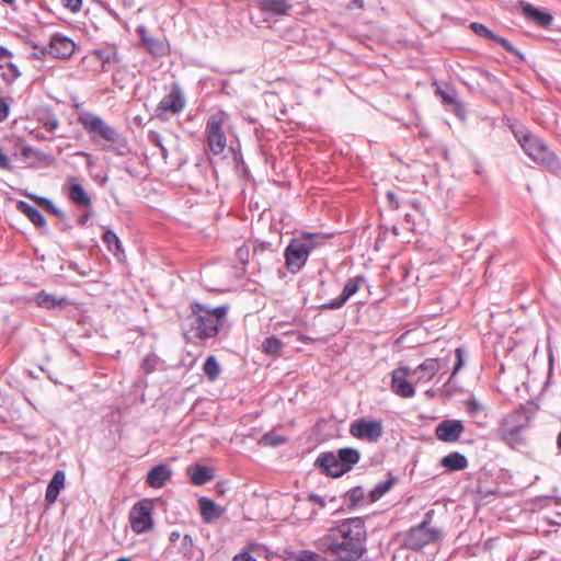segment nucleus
Segmentation results:
<instances>
[{"label":"nucleus","mask_w":561,"mask_h":561,"mask_svg":"<svg viewBox=\"0 0 561 561\" xmlns=\"http://www.w3.org/2000/svg\"><path fill=\"white\" fill-rule=\"evenodd\" d=\"M78 122L94 142L99 144L103 140L117 145L118 147H126L127 145L126 138L123 137L116 128L107 125L102 117L93 113H81L78 117Z\"/></svg>","instance_id":"5"},{"label":"nucleus","mask_w":561,"mask_h":561,"mask_svg":"<svg viewBox=\"0 0 561 561\" xmlns=\"http://www.w3.org/2000/svg\"><path fill=\"white\" fill-rule=\"evenodd\" d=\"M39 199V206L44 208L46 211L55 215L60 220H64L66 218V214L64 210H61L59 207H57L51 199L49 198H38Z\"/></svg>","instance_id":"41"},{"label":"nucleus","mask_w":561,"mask_h":561,"mask_svg":"<svg viewBox=\"0 0 561 561\" xmlns=\"http://www.w3.org/2000/svg\"><path fill=\"white\" fill-rule=\"evenodd\" d=\"M224 113L214 114L207 122L206 133L209 149L214 154H220L226 147V135L222 130Z\"/></svg>","instance_id":"9"},{"label":"nucleus","mask_w":561,"mask_h":561,"mask_svg":"<svg viewBox=\"0 0 561 561\" xmlns=\"http://www.w3.org/2000/svg\"><path fill=\"white\" fill-rule=\"evenodd\" d=\"M34 301L37 307L46 310H55L57 308L64 309L70 305L67 297H57L53 294H48L45 290H41L34 296Z\"/></svg>","instance_id":"21"},{"label":"nucleus","mask_w":561,"mask_h":561,"mask_svg":"<svg viewBox=\"0 0 561 561\" xmlns=\"http://www.w3.org/2000/svg\"><path fill=\"white\" fill-rule=\"evenodd\" d=\"M296 560L297 561H323L324 558L317 552L309 551V550H302V551H299Z\"/></svg>","instance_id":"45"},{"label":"nucleus","mask_w":561,"mask_h":561,"mask_svg":"<svg viewBox=\"0 0 561 561\" xmlns=\"http://www.w3.org/2000/svg\"><path fill=\"white\" fill-rule=\"evenodd\" d=\"M198 504L203 519L206 523H211L224 514V508L207 496H201Z\"/></svg>","instance_id":"24"},{"label":"nucleus","mask_w":561,"mask_h":561,"mask_svg":"<svg viewBox=\"0 0 561 561\" xmlns=\"http://www.w3.org/2000/svg\"><path fill=\"white\" fill-rule=\"evenodd\" d=\"M477 71L480 76L484 77L489 82H493L496 80V77L486 69L477 68Z\"/></svg>","instance_id":"58"},{"label":"nucleus","mask_w":561,"mask_h":561,"mask_svg":"<svg viewBox=\"0 0 561 561\" xmlns=\"http://www.w3.org/2000/svg\"><path fill=\"white\" fill-rule=\"evenodd\" d=\"M263 13L277 18L287 14L293 8L290 0H255Z\"/></svg>","instance_id":"22"},{"label":"nucleus","mask_w":561,"mask_h":561,"mask_svg":"<svg viewBox=\"0 0 561 561\" xmlns=\"http://www.w3.org/2000/svg\"><path fill=\"white\" fill-rule=\"evenodd\" d=\"M469 27L476 35L501 45L506 51H508L512 55H514L515 57H517L519 61H522V62L526 61V56L524 53H522L517 47H515L506 38L495 34L486 25L479 23V22H472V23H470Z\"/></svg>","instance_id":"10"},{"label":"nucleus","mask_w":561,"mask_h":561,"mask_svg":"<svg viewBox=\"0 0 561 561\" xmlns=\"http://www.w3.org/2000/svg\"><path fill=\"white\" fill-rule=\"evenodd\" d=\"M398 481V478L391 472H388V479L378 482L368 493L367 503L371 504L379 501L386 493H388L393 484Z\"/></svg>","instance_id":"29"},{"label":"nucleus","mask_w":561,"mask_h":561,"mask_svg":"<svg viewBox=\"0 0 561 561\" xmlns=\"http://www.w3.org/2000/svg\"><path fill=\"white\" fill-rule=\"evenodd\" d=\"M440 466L447 472H456L468 467V459L459 451H451L440 459Z\"/></svg>","instance_id":"27"},{"label":"nucleus","mask_w":561,"mask_h":561,"mask_svg":"<svg viewBox=\"0 0 561 561\" xmlns=\"http://www.w3.org/2000/svg\"><path fill=\"white\" fill-rule=\"evenodd\" d=\"M21 156L25 160H28L31 158H36L39 161H51L53 160V157L50 154H47V153L43 152L42 150L36 149L30 145H24L21 148Z\"/></svg>","instance_id":"38"},{"label":"nucleus","mask_w":561,"mask_h":561,"mask_svg":"<svg viewBox=\"0 0 561 561\" xmlns=\"http://www.w3.org/2000/svg\"><path fill=\"white\" fill-rule=\"evenodd\" d=\"M102 239L106 244L108 251L112 252L114 256H116L118 260H121V256H124L125 252L121 239L112 229L105 230Z\"/></svg>","instance_id":"32"},{"label":"nucleus","mask_w":561,"mask_h":561,"mask_svg":"<svg viewBox=\"0 0 561 561\" xmlns=\"http://www.w3.org/2000/svg\"><path fill=\"white\" fill-rule=\"evenodd\" d=\"M10 167H11V164H10V161H9L8 157L5 156V153L0 148V168L9 170Z\"/></svg>","instance_id":"61"},{"label":"nucleus","mask_w":561,"mask_h":561,"mask_svg":"<svg viewBox=\"0 0 561 561\" xmlns=\"http://www.w3.org/2000/svg\"><path fill=\"white\" fill-rule=\"evenodd\" d=\"M66 474L62 470H56L48 482L45 492V500L48 503L57 501L60 491L65 488Z\"/></svg>","instance_id":"26"},{"label":"nucleus","mask_w":561,"mask_h":561,"mask_svg":"<svg viewBox=\"0 0 561 561\" xmlns=\"http://www.w3.org/2000/svg\"><path fill=\"white\" fill-rule=\"evenodd\" d=\"M229 307H211L207 304H191L192 313L183 321L182 329L187 341L206 343L216 337L227 321Z\"/></svg>","instance_id":"2"},{"label":"nucleus","mask_w":561,"mask_h":561,"mask_svg":"<svg viewBox=\"0 0 561 561\" xmlns=\"http://www.w3.org/2000/svg\"><path fill=\"white\" fill-rule=\"evenodd\" d=\"M236 256L241 264H248L250 260V249L247 245L239 247L236 251Z\"/></svg>","instance_id":"48"},{"label":"nucleus","mask_w":561,"mask_h":561,"mask_svg":"<svg viewBox=\"0 0 561 561\" xmlns=\"http://www.w3.org/2000/svg\"><path fill=\"white\" fill-rule=\"evenodd\" d=\"M68 197L70 201L79 207H90L92 204L90 195L87 193L84 187L76 182L68 187Z\"/></svg>","instance_id":"30"},{"label":"nucleus","mask_w":561,"mask_h":561,"mask_svg":"<svg viewBox=\"0 0 561 561\" xmlns=\"http://www.w3.org/2000/svg\"><path fill=\"white\" fill-rule=\"evenodd\" d=\"M432 512H427L422 523L410 528L404 537V546L411 550L420 551L425 546L442 539L443 534L438 528L430 527Z\"/></svg>","instance_id":"6"},{"label":"nucleus","mask_w":561,"mask_h":561,"mask_svg":"<svg viewBox=\"0 0 561 561\" xmlns=\"http://www.w3.org/2000/svg\"><path fill=\"white\" fill-rule=\"evenodd\" d=\"M365 499V492L360 485H356L344 493V503L350 511L359 507Z\"/></svg>","instance_id":"31"},{"label":"nucleus","mask_w":561,"mask_h":561,"mask_svg":"<svg viewBox=\"0 0 561 561\" xmlns=\"http://www.w3.org/2000/svg\"><path fill=\"white\" fill-rule=\"evenodd\" d=\"M5 67L10 71V73H2V78L7 82H13L21 76V71L19 67L14 62H7Z\"/></svg>","instance_id":"44"},{"label":"nucleus","mask_w":561,"mask_h":561,"mask_svg":"<svg viewBox=\"0 0 561 561\" xmlns=\"http://www.w3.org/2000/svg\"><path fill=\"white\" fill-rule=\"evenodd\" d=\"M455 353H456V362L454 364L451 376L457 375V373L465 365V352H463V350L461 347H457Z\"/></svg>","instance_id":"47"},{"label":"nucleus","mask_w":561,"mask_h":561,"mask_svg":"<svg viewBox=\"0 0 561 561\" xmlns=\"http://www.w3.org/2000/svg\"><path fill=\"white\" fill-rule=\"evenodd\" d=\"M193 547V538L190 535H184L181 541V551L186 556L188 550Z\"/></svg>","instance_id":"53"},{"label":"nucleus","mask_w":561,"mask_h":561,"mask_svg":"<svg viewBox=\"0 0 561 561\" xmlns=\"http://www.w3.org/2000/svg\"><path fill=\"white\" fill-rule=\"evenodd\" d=\"M513 134L523 148L524 152L530 159L536 162H540L550 169L560 168V161L558 157L540 137L536 136L524 126L514 128Z\"/></svg>","instance_id":"3"},{"label":"nucleus","mask_w":561,"mask_h":561,"mask_svg":"<svg viewBox=\"0 0 561 561\" xmlns=\"http://www.w3.org/2000/svg\"><path fill=\"white\" fill-rule=\"evenodd\" d=\"M411 369L409 367H399L391 374V390L401 398H412L415 394V388L408 380Z\"/></svg>","instance_id":"12"},{"label":"nucleus","mask_w":561,"mask_h":561,"mask_svg":"<svg viewBox=\"0 0 561 561\" xmlns=\"http://www.w3.org/2000/svg\"><path fill=\"white\" fill-rule=\"evenodd\" d=\"M271 247L272 244L270 242H260L255 244L253 248V256H261L265 251L271 250Z\"/></svg>","instance_id":"51"},{"label":"nucleus","mask_w":561,"mask_h":561,"mask_svg":"<svg viewBox=\"0 0 561 561\" xmlns=\"http://www.w3.org/2000/svg\"><path fill=\"white\" fill-rule=\"evenodd\" d=\"M383 427L380 420L356 419L350 425V434L360 440L376 443L382 436Z\"/></svg>","instance_id":"8"},{"label":"nucleus","mask_w":561,"mask_h":561,"mask_svg":"<svg viewBox=\"0 0 561 561\" xmlns=\"http://www.w3.org/2000/svg\"><path fill=\"white\" fill-rule=\"evenodd\" d=\"M93 55L102 61L103 71H107L106 65L116 64L119 61L118 53L114 46L96 48L93 50Z\"/></svg>","instance_id":"34"},{"label":"nucleus","mask_w":561,"mask_h":561,"mask_svg":"<svg viewBox=\"0 0 561 561\" xmlns=\"http://www.w3.org/2000/svg\"><path fill=\"white\" fill-rule=\"evenodd\" d=\"M10 113V106L8 102L2 98L0 99V122H3Z\"/></svg>","instance_id":"54"},{"label":"nucleus","mask_w":561,"mask_h":561,"mask_svg":"<svg viewBox=\"0 0 561 561\" xmlns=\"http://www.w3.org/2000/svg\"><path fill=\"white\" fill-rule=\"evenodd\" d=\"M466 405L471 414H477L483 410V405L473 397L467 400Z\"/></svg>","instance_id":"50"},{"label":"nucleus","mask_w":561,"mask_h":561,"mask_svg":"<svg viewBox=\"0 0 561 561\" xmlns=\"http://www.w3.org/2000/svg\"><path fill=\"white\" fill-rule=\"evenodd\" d=\"M450 111L461 121H463L467 116V111L462 102L459 100L450 106Z\"/></svg>","instance_id":"49"},{"label":"nucleus","mask_w":561,"mask_h":561,"mask_svg":"<svg viewBox=\"0 0 561 561\" xmlns=\"http://www.w3.org/2000/svg\"><path fill=\"white\" fill-rule=\"evenodd\" d=\"M186 471L192 484L198 486L205 485L215 477L214 470L202 463H195L193 466H190Z\"/></svg>","instance_id":"23"},{"label":"nucleus","mask_w":561,"mask_h":561,"mask_svg":"<svg viewBox=\"0 0 561 561\" xmlns=\"http://www.w3.org/2000/svg\"><path fill=\"white\" fill-rule=\"evenodd\" d=\"M334 451H323L316 458L313 466L327 477L341 478L346 472H339L343 469Z\"/></svg>","instance_id":"16"},{"label":"nucleus","mask_w":561,"mask_h":561,"mask_svg":"<svg viewBox=\"0 0 561 561\" xmlns=\"http://www.w3.org/2000/svg\"><path fill=\"white\" fill-rule=\"evenodd\" d=\"M141 368L145 373L150 374L154 370V363L150 357H145L141 363Z\"/></svg>","instance_id":"57"},{"label":"nucleus","mask_w":561,"mask_h":561,"mask_svg":"<svg viewBox=\"0 0 561 561\" xmlns=\"http://www.w3.org/2000/svg\"><path fill=\"white\" fill-rule=\"evenodd\" d=\"M13 57V53L9 50L7 47L0 45V60L10 59Z\"/></svg>","instance_id":"62"},{"label":"nucleus","mask_w":561,"mask_h":561,"mask_svg":"<svg viewBox=\"0 0 561 561\" xmlns=\"http://www.w3.org/2000/svg\"><path fill=\"white\" fill-rule=\"evenodd\" d=\"M283 348V342L276 337L275 335L267 336L262 343V351L272 357H277L280 355Z\"/></svg>","instance_id":"36"},{"label":"nucleus","mask_w":561,"mask_h":561,"mask_svg":"<svg viewBox=\"0 0 561 561\" xmlns=\"http://www.w3.org/2000/svg\"><path fill=\"white\" fill-rule=\"evenodd\" d=\"M129 523L136 534H145L153 528L152 504L150 500L137 502L131 507Z\"/></svg>","instance_id":"7"},{"label":"nucleus","mask_w":561,"mask_h":561,"mask_svg":"<svg viewBox=\"0 0 561 561\" xmlns=\"http://www.w3.org/2000/svg\"><path fill=\"white\" fill-rule=\"evenodd\" d=\"M366 283V279L363 275H356L353 278H350L342 290L341 296L348 301L360 288L363 284Z\"/></svg>","instance_id":"35"},{"label":"nucleus","mask_w":561,"mask_h":561,"mask_svg":"<svg viewBox=\"0 0 561 561\" xmlns=\"http://www.w3.org/2000/svg\"><path fill=\"white\" fill-rule=\"evenodd\" d=\"M185 106V98L179 83L171 84L170 92L159 102L157 112L180 113Z\"/></svg>","instance_id":"14"},{"label":"nucleus","mask_w":561,"mask_h":561,"mask_svg":"<svg viewBox=\"0 0 561 561\" xmlns=\"http://www.w3.org/2000/svg\"><path fill=\"white\" fill-rule=\"evenodd\" d=\"M346 302L347 301L340 295L339 297L320 305L319 308L321 310H328V309L335 310V309L342 308Z\"/></svg>","instance_id":"46"},{"label":"nucleus","mask_w":561,"mask_h":561,"mask_svg":"<svg viewBox=\"0 0 561 561\" xmlns=\"http://www.w3.org/2000/svg\"><path fill=\"white\" fill-rule=\"evenodd\" d=\"M62 4L71 12H78L82 7V0H62Z\"/></svg>","instance_id":"52"},{"label":"nucleus","mask_w":561,"mask_h":561,"mask_svg":"<svg viewBox=\"0 0 561 561\" xmlns=\"http://www.w3.org/2000/svg\"><path fill=\"white\" fill-rule=\"evenodd\" d=\"M75 43L67 36L55 34L48 45L41 48L42 55H50L57 59H67L75 53Z\"/></svg>","instance_id":"11"},{"label":"nucleus","mask_w":561,"mask_h":561,"mask_svg":"<svg viewBox=\"0 0 561 561\" xmlns=\"http://www.w3.org/2000/svg\"><path fill=\"white\" fill-rule=\"evenodd\" d=\"M318 233L304 232L291 238L284 251L285 265L291 274H297L306 265L311 252L318 247Z\"/></svg>","instance_id":"4"},{"label":"nucleus","mask_w":561,"mask_h":561,"mask_svg":"<svg viewBox=\"0 0 561 561\" xmlns=\"http://www.w3.org/2000/svg\"><path fill=\"white\" fill-rule=\"evenodd\" d=\"M465 431L462 421L447 419L436 425L435 435L444 443H456Z\"/></svg>","instance_id":"15"},{"label":"nucleus","mask_w":561,"mask_h":561,"mask_svg":"<svg viewBox=\"0 0 561 561\" xmlns=\"http://www.w3.org/2000/svg\"><path fill=\"white\" fill-rule=\"evenodd\" d=\"M308 500L311 503L317 504V505H319L322 508H324L325 505H327L324 499L321 495L317 494V493H310L308 495Z\"/></svg>","instance_id":"56"},{"label":"nucleus","mask_w":561,"mask_h":561,"mask_svg":"<svg viewBox=\"0 0 561 561\" xmlns=\"http://www.w3.org/2000/svg\"><path fill=\"white\" fill-rule=\"evenodd\" d=\"M148 140L150 144L157 146L160 149L163 160L167 161L169 151L167 147L163 145V139L161 135L156 130H150L148 133Z\"/></svg>","instance_id":"42"},{"label":"nucleus","mask_w":561,"mask_h":561,"mask_svg":"<svg viewBox=\"0 0 561 561\" xmlns=\"http://www.w3.org/2000/svg\"><path fill=\"white\" fill-rule=\"evenodd\" d=\"M518 9L520 10V12L525 19H527L528 21L535 23L536 25H538L540 27L546 28V27L550 26V24L553 21V16L549 11L541 9L539 7H536L535 4H533L528 1L519 0Z\"/></svg>","instance_id":"13"},{"label":"nucleus","mask_w":561,"mask_h":561,"mask_svg":"<svg viewBox=\"0 0 561 561\" xmlns=\"http://www.w3.org/2000/svg\"><path fill=\"white\" fill-rule=\"evenodd\" d=\"M436 94L440 98V101L445 106H451L458 101L456 92L450 93L445 90L437 89Z\"/></svg>","instance_id":"43"},{"label":"nucleus","mask_w":561,"mask_h":561,"mask_svg":"<svg viewBox=\"0 0 561 561\" xmlns=\"http://www.w3.org/2000/svg\"><path fill=\"white\" fill-rule=\"evenodd\" d=\"M448 364L447 358H426L414 370H411L417 376L419 380L430 381L439 370L446 368Z\"/></svg>","instance_id":"19"},{"label":"nucleus","mask_w":561,"mask_h":561,"mask_svg":"<svg viewBox=\"0 0 561 561\" xmlns=\"http://www.w3.org/2000/svg\"><path fill=\"white\" fill-rule=\"evenodd\" d=\"M203 371L209 381H215L220 374V365L214 355H209L203 365Z\"/></svg>","instance_id":"37"},{"label":"nucleus","mask_w":561,"mask_h":561,"mask_svg":"<svg viewBox=\"0 0 561 561\" xmlns=\"http://www.w3.org/2000/svg\"><path fill=\"white\" fill-rule=\"evenodd\" d=\"M526 430L518 427H508L499 425L497 436L507 447L514 450H519L527 445V438L524 435Z\"/></svg>","instance_id":"18"},{"label":"nucleus","mask_w":561,"mask_h":561,"mask_svg":"<svg viewBox=\"0 0 561 561\" xmlns=\"http://www.w3.org/2000/svg\"><path fill=\"white\" fill-rule=\"evenodd\" d=\"M37 121L48 131H54L59 126V121L51 107L45 106L39 110Z\"/></svg>","instance_id":"33"},{"label":"nucleus","mask_w":561,"mask_h":561,"mask_svg":"<svg viewBox=\"0 0 561 561\" xmlns=\"http://www.w3.org/2000/svg\"><path fill=\"white\" fill-rule=\"evenodd\" d=\"M172 470L167 463L153 466L147 473L146 483L150 488L160 489L171 480Z\"/></svg>","instance_id":"20"},{"label":"nucleus","mask_w":561,"mask_h":561,"mask_svg":"<svg viewBox=\"0 0 561 561\" xmlns=\"http://www.w3.org/2000/svg\"><path fill=\"white\" fill-rule=\"evenodd\" d=\"M287 442V438L283 435L275 434L274 432L265 433L261 438V444L267 447H279Z\"/></svg>","instance_id":"39"},{"label":"nucleus","mask_w":561,"mask_h":561,"mask_svg":"<svg viewBox=\"0 0 561 561\" xmlns=\"http://www.w3.org/2000/svg\"><path fill=\"white\" fill-rule=\"evenodd\" d=\"M92 210L91 209H88L85 210L79 218H78V224L80 226H85L87 222L89 221V219L92 217Z\"/></svg>","instance_id":"60"},{"label":"nucleus","mask_w":561,"mask_h":561,"mask_svg":"<svg viewBox=\"0 0 561 561\" xmlns=\"http://www.w3.org/2000/svg\"><path fill=\"white\" fill-rule=\"evenodd\" d=\"M142 43L153 56H162L164 54V45L159 39L150 36L142 37Z\"/></svg>","instance_id":"40"},{"label":"nucleus","mask_w":561,"mask_h":561,"mask_svg":"<svg viewBox=\"0 0 561 561\" xmlns=\"http://www.w3.org/2000/svg\"><path fill=\"white\" fill-rule=\"evenodd\" d=\"M531 419H533L531 410L528 407L520 404L518 408L513 410L511 413L503 416L502 420L500 421L499 425L528 430V428H530V425H531Z\"/></svg>","instance_id":"17"},{"label":"nucleus","mask_w":561,"mask_h":561,"mask_svg":"<svg viewBox=\"0 0 561 561\" xmlns=\"http://www.w3.org/2000/svg\"><path fill=\"white\" fill-rule=\"evenodd\" d=\"M180 538H181L180 533H179V531H176V530H173V531L170 534L169 540H170V542L175 543Z\"/></svg>","instance_id":"64"},{"label":"nucleus","mask_w":561,"mask_h":561,"mask_svg":"<svg viewBox=\"0 0 561 561\" xmlns=\"http://www.w3.org/2000/svg\"><path fill=\"white\" fill-rule=\"evenodd\" d=\"M233 561H256L250 552H243L234 556Z\"/></svg>","instance_id":"59"},{"label":"nucleus","mask_w":561,"mask_h":561,"mask_svg":"<svg viewBox=\"0 0 561 561\" xmlns=\"http://www.w3.org/2000/svg\"><path fill=\"white\" fill-rule=\"evenodd\" d=\"M336 458L340 460V465L343 469L340 472H348L357 465L360 460V453L358 449L353 447L340 448L335 453Z\"/></svg>","instance_id":"25"},{"label":"nucleus","mask_w":561,"mask_h":561,"mask_svg":"<svg viewBox=\"0 0 561 561\" xmlns=\"http://www.w3.org/2000/svg\"><path fill=\"white\" fill-rule=\"evenodd\" d=\"M387 199L389 202V206L392 208V209H398L400 207V203L397 198V195L394 194V192L392 191H388L387 194Z\"/></svg>","instance_id":"55"},{"label":"nucleus","mask_w":561,"mask_h":561,"mask_svg":"<svg viewBox=\"0 0 561 561\" xmlns=\"http://www.w3.org/2000/svg\"><path fill=\"white\" fill-rule=\"evenodd\" d=\"M31 135L33 136L34 139L38 140V141H45L47 140L48 138L39 130H32L31 131Z\"/></svg>","instance_id":"63"},{"label":"nucleus","mask_w":561,"mask_h":561,"mask_svg":"<svg viewBox=\"0 0 561 561\" xmlns=\"http://www.w3.org/2000/svg\"><path fill=\"white\" fill-rule=\"evenodd\" d=\"M16 209L25 215L27 219L36 227L38 228H45L46 227V219L44 215L33 205L25 201H18L16 203Z\"/></svg>","instance_id":"28"},{"label":"nucleus","mask_w":561,"mask_h":561,"mask_svg":"<svg viewBox=\"0 0 561 561\" xmlns=\"http://www.w3.org/2000/svg\"><path fill=\"white\" fill-rule=\"evenodd\" d=\"M365 517H350L331 527L316 545L323 553L339 561H358L367 551Z\"/></svg>","instance_id":"1"}]
</instances>
